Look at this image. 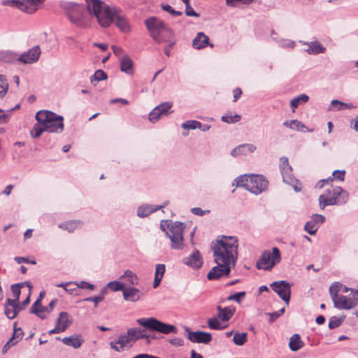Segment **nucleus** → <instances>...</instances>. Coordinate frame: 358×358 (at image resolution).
<instances>
[{
	"label": "nucleus",
	"instance_id": "6ab92c4d",
	"mask_svg": "<svg viewBox=\"0 0 358 358\" xmlns=\"http://www.w3.org/2000/svg\"><path fill=\"white\" fill-rule=\"evenodd\" d=\"M281 173L285 182L292 186L295 192H299L301 191V184L298 180L292 177V168L290 166H282Z\"/></svg>",
	"mask_w": 358,
	"mask_h": 358
},
{
	"label": "nucleus",
	"instance_id": "cd10ccee",
	"mask_svg": "<svg viewBox=\"0 0 358 358\" xmlns=\"http://www.w3.org/2000/svg\"><path fill=\"white\" fill-rule=\"evenodd\" d=\"M164 206H153L149 204L141 205L137 209V215L140 217H147L152 213L162 208Z\"/></svg>",
	"mask_w": 358,
	"mask_h": 358
},
{
	"label": "nucleus",
	"instance_id": "0eeeda50",
	"mask_svg": "<svg viewBox=\"0 0 358 358\" xmlns=\"http://www.w3.org/2000/svg\"><path fill=\"white\" fill-rule=\"evenodd\" d=\"M136 322L146 329L158 331L164 334L177 332V329L174 325L164 323L153 317L139 318L136 320Z\"/></svg>",
	"mask_w": 358,
	"mask_h": 358
},
{
	"label": "nucleus",
	"instance_id": "f704fd0d",
	"mask_svg": "<svg viewBox=\"0 0 358 358\" xmlns=\"http://www.w3.org/2000/svg\"><path fill=\"white\" fill-rule=\"evenodd\" d=\"M120 278L125 280L130 285L132 286L137 285L138 284V278L137 275L129 269L126 270Z\"/></svg>",
	"mask_w": 358,
	"mask_h": 358
},
{
	"label": "nucleus",
	"instance_id": "7c9ffc66",
	"mask_svg": "<svg viewBox=\"0 0 358 358\" xmlns=\"http://www.w3.org/2000/svg\"><path fill=\"white\" fill-rule=\"evenodd\" d=\"M303 345L304 343L301 339L300 335L298 334H294L289 338V349L293 352L299 350L303 348Z\"/></svg>",
	"mask_w": 358,
	"mask_h": 358
},
{
	"label": "nucleus",
	"instance_id": "a878e982",
	"mask_svg": "<svg viewBox=\"0 0 358 358\" xmlns=\"http://www.w3.org/2000/svg\"><path fill=\"white\" fill-rule=\"evenodd\" d=\"M217 317L222 321L227 322L234 315L236 308L233 306L222 308L220 306H217Z\"/></svg>",
	"mask_w": 358,
	"mask_h": 358
},
{
	"label": "nucleus",
	"instance_id": "2eb2a0df",
	"mask_svg": "<svg viewBox=\"0 0 358 358\" xmlns=\"http://www.w3.org/2000/svg\"><path fill=\"white\" fill-rule=\"evenodd\" d=\"M41 53L39 45H36L18 56V62L25 64L35 63L38 60Z\"/></svg>",
	"mask_w": 358,
	"mask_h": 358
},
{
	"label": "nucleus",
	"instance_id": "774afa93",
	"mask_svg": "<svg viewBox=\"0 0 358 358\" xmlns=\"http://www.w3.org/2000/svg\"><path fill=\"white\" fill-rule=\"evenodd\" d=\"M191 212L194 215L203 216L206 213H209L210 210H203L201 208H193L191 209Z\"/></svg>",
	"mask_w": 358,
	"mask_h": 358
},
{
	"label": "nucleus",
	"instance_id": "37998d69",
	"mask_svg": "<svg viewBox=\"0 0 358 358\" xmlns=\"http://www.w3.org/2000/svg\"><path fill=\"white\" fill-rule=\"evenodd\" d=\"M107 287L111 289L113 292L122 291L124 289V285L120 281H110L107 283Z\"/></svg>",
	"mask_w": 358,
	"mask_h": 358
},
{
	"label": "nucleus",
	"instance_id": "6e6552de",
	"mask_svg": "<svg viewBox=\"0 0 358 358\" xmlns=\"http://www.w3.org/2000/svg\"><path fill=\"white\" fill-rule=\"evenodd\" d=\"M185 225L180 222H171L168 224L166 235L171 241V248L173 250H182L184 248L183 233Z\"/></svg>",
	"mask_w": 358,
	"mask_h": 358
},
{
	"label": "nucleus",
	"instance_id": "603ef678",
	"mask_svg": "<svg viewBox=\"0 0 358 358\" xmlns=\"http://www.w3.org/2000/svg\"><path fill=\"white\" fill-rule=\"evenodd\" d=\"M17 334V332H14L12 337L8 341V342L4 345L3 349H2V353L6 354L8 349L13 346L15 345L17 341H15V336Z\"/></svg>",
	"mask_w": 358,
	"mask_h": 358
},
{
	"label": "nucleus",
	"instance_id": "dca6fc26",
	"mask_svg": "<svg viewBox=\"0 0 358 358\" xmlns=\"http://www.w3.org/2000/svg\"><path fill=\"white\" fill-rule=\"evenodd\" d=\"M233 266L227 264H217L213 267L207 274V278L210 280H218L224 276H228Z\"/></svg>",
	"mask_w": 358,
	"mask_h": 358
},
{
	"label": "nucleus",
	"instance_id": "393cba45",
	"mask_svg": "<svg viewBox=\"0 0 358 358\" xmlns=\"http://www.w3.org/2000/svg\"><path fill=\"white\" fill-rule=\"evenodd\" d=\"M300 43L307 46L305 51L309 55H318L320 53H323L326 50L325 48L317 41H313L311 42L300 41Z\"/></svg>",
	"mask_w": 358,
	"mask_h": 358
},
{
	"label": "nucleus",
	"instance_id": "2f4dec72",
	"mask_svg": "<svg viewBox=\"0 0 358 358\" xmlns=\"http://www.w3.org/2000/svg\"><path fill=\"white\" fill-rule=\"evenodd\" d=\"M166 271L165 265L163 264H158L155 266V279L153 282V287L157 288L164 275Z\"/></svg>",
	"mask_w": 358,
	"mask_h": 358
},
{
	"label": "nucleus",
	"instance_id": "b1692460",
	"mask_svg": "<svg viewBox=\"0 0 358 358\" xmlns=\"http://www.w3.org/2000/svg\"><path fill=\"white\" fill-rule=\"evenodd\" d=\"M122 295L125 301L136 302L141 298L142 294L138 289L129 287L124 288Z\"/></svg>",
	"mask_w": 358,
	"mask_h": 358
},
{
	"label": "nucleus",
	"instance_id": "09e8293b",
	"mask_svg": "<svg viewBox=\"0 0 358 358\" xmlns=\"http://www.w3.org/2000/svg\"><path fill=\"white\" fill-rule=\"evenodd\" d=\"M241 115L236 114L234 115H229L227 114L222 115L221 120L229 124H234L239 122L241 120Z\"/></svg>",
	"mask_w": 358,
	"mask_h": 358
},
{
	"label": "nucleus",
	"instance_id": "f03ea898",
	"mask_svg": "<svg viewBox=\"0 0 358 358\" xmlns=\"http://www.w3.org/2000/svg\"><path fill=\"white\" fill-rule=\"evenodd\" d=\"M238 239L235 236H222L212 243L214 262L217 264L235 266L238 258Z\"/></svg>",
	"mask_w": 358,
	"mask_h": 358
},
{
	"label": "nucleus",
	"instance_id": "4468645a",
	"mask_svg": "<svg viewBox=\"0 0 358 358\" xmlns=\"http://www.w3.org/2000/svg\"><path fill=\"white\" fill-rule=\"evenodd\" d=\"M134 344L125 333L121 334L116 339L110 342V347L116 352H120L130 349Z\"/></svg>",
	"mask_w": 358,
	"mask_h": 358
},
{
	"label": "nucleus",
	"instance_id": "9d476101",
	"mask_svg": "<svg viewBox=\"0 0 358 358\" xmlns=\"http://www.w3.org/2000/svg\"><path fill=\"white\" fill-rule=\"evenodd\" d=\"M66 14L71 23L76 25H80L83 22V8L79 4L67 2L64 5Z\"/></svg>",
	"mask_w": 358,
	"mask_h": 358
},
{
	"label": "nucleus",
	"instance_id": "f3484780",
	"mask_svg": "<svg viewBox=\"0 0 358 358\" xmlns=\"http://www.w3.org/2000/svg\"><path fill=\"white\" fill-rule=\"evenodd\" d=\"M185 330L187 332V338L192 343L208 344L212 341V335L208 332L191 331L187 327Z\"/></svg>",
	"mask_w": 358,
	"mask_h": 358
},
{
	"label": "nucleus",
	"instance_id": "4d7b16f0",
	"mask_svg": "<svg viewBox=\"0 0 358 358\" xmlns=\"http://www.w3.org/2000/svg\"><path fill=\"white\" fill-rule=\"evenodd\" d=\"M9 120V111L0 108V124H6Z\"/></svg>",
	"mask_w": 358,
	"mask_h": 358
},
{
	"label": "nucleus",
	"instance_id": "39448f33",
	"mask_svg": "<svg viewBox=\"0 0 358 358\" xmlns=\"http://www.w3.org/2000/svg\"><path fill=\"white\" fill-rule=\"evenodd\" d=\"M235 182L236 187H243L249 192L258 195L265 191L268 182L262 175H243L238 176Z\"/></svg>",
	"mask_w": 358,
	"mask_h": 358
},
{
	"label": "nucleus",
	"instance_id": "58836bf2",
	"mask_svg": "<svg viewBox=\"0 0 358 358\" xmlns=\"http://www.w3.org/2000/svg\"><path fill=\"white\" fill-rule=\"evenodd\" d=\"M248 341V334L246 332H236L234 334L233 342L238 346L243 345Z\"/></svg>",
	"mask_w": 358,
	"mask_h": 358
},
{
	"label": "nucleus",
	"instance_id": "473e14b6",
	"mask_svg": "<svg viewBox=\"0 0 358 358\" xmlns=\"http://www.w3.org/2000/svg\"><path fill=\"white\" fill-rule=\"evenodd\" d=\"M354 106L352 103H347L342 101H340L336 99H334L331 101L330 106L328 108L329 111H339L343 110L344 109H350Z\"/></svg>",
	"mask_w": 358,
	"mask_h": 358
},
{
	"label": "nucleus",
	"instance_id": "4be33fe9",
	"mask_svg": "<svg viewBox=\"0 0 358 358\" xmlns=\"http://www.w3.org/2000/svg\"><path fill=\"white\" fill-rule=\"evenodd\" d=\"M126 334L133 344L140 339L145 338L148 342L150 340V336L146 334L145 329L140 327L129 328L127 329Z\"/></svg>",
	"mask_w": 358,
	"mask_h": 358
},
{
	"label": "nucleus",
	"instance_id": "1a4fd4ad",
	"mask_svg": "<svg viewBox=\"0 0 358 358\" xmlns=\"http://www.w3.org/2000/svg\"><path fill=\"white\" fill-rule=\"evenodd\" d=\"M280 260V252L278 248L274 247L272 248V252L269 250L263 252L260 259L257 262L256 266L258 269L271 270Z\"/></svg>",
	"mask_w": 358,
	"mask_h": 358
},
{
	"label": "nucleus",
	"instance_id": "6e6d98bb",
	"mask_svg": "<svg viewBox=\"0 0 358 358\" xmlns=\"http://www.w3.org/2000/svg\"><path fill=\"white\" fill-rule=\"evenodd\" d=\"M245 296V292H237L234 294L230 295L227 297V300L229 301H235L238 303L241 301L242 298Z\"/></svg>",
	"mask_w": 358,
	"mask_h": 358
},
{
	"label": "nucleus",
	"instance_id": "338daca9",
	"mask_svg": "<svg viewBox=\"0 0 358 358\" xmlns=\"http://www.w3.org/2000/svg\"><path fill=\"white\" fill-rule=\"evenodd\" d=\"M57 303V299L52 300V301L50 302V303H49L48 306H46V307H43H43H41V309L43 311H44V312H46V313H50L52 310V309L54 308V307L56 306Z\"/></svg>",
	"mask_w": 358,
	"mask_h": 358
},
{
	"label": "nucleus",
	"instance_id": "c85d7f7f",
	"mask_svg": "<svg viewBox=\"0 0 358 358\" xmlns=\"http://www.w3.org/2000/svg\"><path fill=\"white\" fill-rule=\"evenodd\" d=\"M208 44V37L203 32L197 34L192 42V46L196 49H201Z\"/></svg>",
	"mask_w": 358,
	"mask_h": 358
},
{
	"label": "nucleus",
	"instance_id": "864d4df0",
	"mask_svg": "<svg viewBox=\"0 0 358 358\" xmlns=\"http://www.w3.org/2000/svg\"><path fill=\"white\" fill-rule=\"evenodd\" d=\"M74 286H77L78 288L87 289L90 290H94L95 286L86 281H80V282H74Z\"/></svg>",
	"mask_w": 358,
	"mask_h": 358
},
{
	"label": "nucleus",
	"instance_id": "423d86ee",
	"mask_svg": "<svg viewBox=\"0 0 358 358\" xmlns=\"http://www.w3.org/2000/svg\"><path fill=\"white\" fill-rule=\"evenodd\" d=\"M36 120L44 127L45 131L61 133L64 130L62 116L49 110H41L36 114Z\"/></svg>",
	"mask_w": 358,
	"mask_h": 358
},
{
	"label": "nucleus",
	"instance_id": "f257e3e1",
	"mask_svg": "<svg viewBox=\"0 0 358 358\" xmlns=\"http://www.w3.org/2000/svg\"><path fill=\"white\" fill-rule=\"evenodd\" d=\"M88 12L96 17L99 24L108 27L113 20L118 29L124 33H129L131 27L128 20L120 13L116 8H110L101 0H85Z\"/></svg>",
	"mask_w": 358,
	"mask_h": 358
},
{
	"label": "nucleus",
	"instance_id": "9b49d317",
	"mask_svg": "<svg viewBox=\"0 0 358 358\" xmlns=\"http://www.w3.org/2000/svg\"><path fill=\"white\" fill-rule=\"evenodd\" d=\"M351 296L340 295L334 300V306L341 310H349L355 308L358 303V291L351 290Z\"/></svg>",
	"mask_w": 358,
	"mask_h": 358
},
{
	"label": "nucleus",
	"instance_id": "49530a36",
	"mask_svg": "<svg viewBox=\"0 0 358 358\" xmlns=\"http://www.w3.org/2000/svg\"><path fill=\"white\" fill-rule=\"evenodd\" d=\"M344 319H345V316H342L341 317H331L329 321V324H328L329 328L330 329H333L338 327L342 324Z\"/></svg>",
	"mask_w": 358,
	"mask_h": 358
},
{
	"label": "nucleus",
	"instance_id": "e2e57ef3",
	"mask_svg": "<svg viewBox=\"0 0 358 358\" xmlns=\"http://www.w3.org/2000/svg\"><path fill=\"white\" fill-rule=\"evenodd\" d=\"M196 120H188L182 124L181 127L184 129H195Z\"/></svg>",
	"mask_w": 358,
	"mask_h": 358
},
{
	"label": "nucleus",
	"instance_id": "13d9d810",
	"mask_svg": "<svg viewBox=\"0 0 358 358\" xmlns=\"http://www.w3.org/2000/svg\"><path fill=\"white\" fill-rule=\"evenodd\" d=\"M185 14L187 16H194L199 17V15L194 10V9L190 6L189 1H185Z\"/></svg>",
	"mask_w": 358,
	"mask_h": 358
},
{
	"label": "nucleus",
	"instance_id": "f8f14e48",
	"mask_svg": "<svg viewBox=\"0 0 358 358\" xmlns=\"http://www.w3.org/2000/svg\"><path fill=\"white\" fill-rule=\"evenodd\" d=\"M271 287L279 297L288 305L291 296V285L285 280H280L272 282Z\"/></svg>",
	"mask_w": 358,
	"mask_h": 358
},
{
	"label": "nucleus",
	"instance_id": "72a5a7b5",
	"mask_svg": "<svg viewBox=\"0 0 358 358\" xmlns=\"http://www.w3.org/2000/svg\"><path fill=\"white\" fill-rule=\"evenodd\" d=\"M133 62L127 56L125 55L120 59V70L126 73L132 74Z\"/></svg>",
	"mask_w": 358,
	"mask_h": 358
},
{
	"label": "nucleus",
	"instance_id": "5701e85b",
	"mask_svg": "<svg viewBox=\"0 0 358 358\" xmlns=\"http://www.w3.org/2000/svg\"><path fill=\"white\" fill-rule=\"evenodd\" d=\"M183 263L192 268H199L203 264V259L199 250H195L192 255L183 259Z\"/></svg>",
	"mask_w": 358,
	"mask_h": 358
},
{
	"label": "nucleus",
	"instance_id": "680f3d73",
	"mask_svg": "<svg viewBox=\"0 0 358 358\" xmlns=\"http://www.w3.org/2000/svg\"><path fill=\"white\" fill-rule=\"evenodd\" d=\"M162 8L171 15L180 16L182 15V12L175 10L170 5H162Z\"/></svg>",
	"mask_w": 358,
	"mask_h": 358
},
{
	"label": "nucleus",
	"instance_id": "79ce46f5",
	"mask_svg": "<svg viewBox=\"0 0 358 358\" xmlns=\"http://www.w3.org/2000/svg\"><path fill=\"white\" fill-rule=\"evenodd\" d=\"M44 131H45V130L43 125L41 124V122H37V123L34 125L30 134L32 138H37Z\"/></svg>",
	"mask_w": 358,
	"mask_h": 358
},
{
	"label": "nucleus",
	"instance_id": "bb28decb",
	"mask_svg": "<svg viewBox=\"0 0 358 358\" xmlns=\"http://www.w3.org/2000/svg\"><path fill=\"white\" fill-rule=\"evenodd\" d=\"M62 341L67 346H71L74 349H78L82 345L84 340L81 335L75 334L71 336L64 337L62 339Z\"/></svg>",
	"mask_w": 358,
	"mask_h": 358
},
{
	"label": "nucleus",
	"instance_id": "a19ab883",
	"mask_svg": "<svg viewBox=\"0 0 358 358\" xmlns=\"http://www.w3.org/2000/svg\"><path fill=\"white\" fill-rule=\"evenodd\" d=\"M219 320L220 319L217 317L209 318L207 322L208 327L211 329L215 330H220L224 329L226 327L222 326V324L220 322Z\"/></svg>",
	"mask_w": 358,
	"mask_h": 358
},
{
	"label": "nucleus",
	"instance_id": "c9c22d12",
	"mask_svg": "<svg viewBox=\"0 0 358 358\" xmlns=\"http://www.w3.org/2000/svg\"><path fill=\"white\" fill-rule=\"evenodd\" d=\"M0 61H3L6 63L18 62V55L9 51L0 52Z\"/></svg>",
	"mask_w": 358,
	"mask_h": 358
},
{
	"label": "nucleus",
	"instance_id": "de8ad7c7",
	"mask_svg": "<svg viewBox=\"0 0 358 358\" xmlns=\"http://www.w3.org/2000/svg\"><path fill=\"white\" fill-rule=\"evenodd\" d=\"M108 78L106 73L99 69L95 71L94 75L90 78L91 83H93V82L95 81H101V80H105Z\"/></svg>",
	"mask_w": 358,
	"mask_h": 358
},
{
	"label": "nucleus",
	"instance_id": "e433bc0d",
	"mask_svg": "<svg viewBox=\"0 0 358 358\" xmlns=\"http://www.w3.org/2000/svg\"><path fill=\"white\" fill-rule=\"evenodd\" d=\"M283 125L286 127L296 130L298 131H306L304 129H306V127L301 122L297 120L285 121L283 122Z\"/></svg>",
	"mask_w": 358,
	"mask_h": 358
},
{
	"label": "nucleus",
	"instance_id": "c03bdc74",
	"mask_svg": "<svg viewBox=\"0 0 358 358\" xmlns=\"http://www.w3.org/2000/svg\"><path fill=\"white\" fill-rule=\"evenodd\" d=\"M343 288V286L341 284L338 282L333 283L330 287H329V294L332 298V300H335L336 298H337L339 294H338V292Z\"/></svg>",
	"mask_w": 358,
	"mask_h": 358
},
{
	"label": "nucleus",
	"instance_id": "5fc2aeb1",
	"mask_svg": "<svg viewBox=\"0 0 358 358\" xmlns=\"http://www.w3.org/2000/svg\"><path fill=\"white\" fill-rule=\"evenodd\" d=\"M162 115L160 114V112H159V109H157L155 107L149 114V120L155 123L162 116Z\"/></svg>",
	"mask_w": 358,
	"mask_h": 358
},
{
	"label": "nucleus",
	"instance_id": "3c124183",
	"mask_svg": "<svg viewBox=\"0 0 358 358\" xmlns=\"http://www.w3.org/2000/svg\"><path fill=\"white\" fill-rule=\"evenodd\" d=\"M19 285H12L10 287V289L13 293V301H15V303H19V299L20 296V289L18 287Z\"/></svg>",
	"mask_w": 358,
	"mask_h": 358
},
{
	"label": "nucleus",
	"instance_id": "ddd939ff",
	"mask_svg": "<svg viewBox=\"0 0 358 358\" xmlns=\"http://www.w3.org/2000/svg\"><path fill=\"white\" fill-rule=\"evenodd\" d=\"M72 324V320L66 312H61L56 320V324L54 329L48 331L49 334H59L65 331Z\"/></svg>",
	"mask_w": 358,
	"mask_h": 358
},
{
	"label": "nucleus",
	"instance_id": "aec40b11",
	"mask_svg": "<svg viewBox=\"0 0 358 358\" xmlns=\"http://www.w3.org/2000/svg\"><path fill=\"white\" fill-rule=\"evenodd\" d=\"M325 221L324 216L319 214H315L312 216L311 220L308 221L304 227V229L310 235H314L320 224Z\"/></svg>",
	"mask_w": 358,
	"mask_h": 358
},
{
	"label": "nucleus",
	"instance_id": "8fccbe9b",
	"mask_svg": "<svg viewBox=\"0 0 358 358\" xmlns=\"http://www.w3.org/2000/svg\"><path fill=\"white\" fill-rule=\"evenodd\" d=\"M172 107V103L169 102H164L161 103L160 105L156 106L157 109H159V112H160V114L163 115H168L169 111Z\"/></svg>",
	"mask_w": 358,
	"mask_h": 358
},
{
	"label": "nucleus",
	"instance_id": "20e7f679",
	"mask_svg": "<svg viewBox=\"0 0 358 358\" xmlns=\"http://www.w3.org/2000/svg\"><path fill=\"white\" fill-rule=\"evenodd\" d=\"M145 24L151 37L158 43L169 41L173 36V31L156 17L148 18Z\"/></svg>",
	"mask_w": 358,
	"mask_h": 358
},
{
	"label": "nucleus",
	"instance_id": "c756f323",
	"mask_svg": "<svg viewBox=\"0 0 358 358\" xmlns=\"http://www.w3.org/2000/svg\"><path fill=\"white\" fill-rule=\"evenodd\" d=\"M83 223L80 220H71L59 224V227L66 230L69 233L73 232L76 229L81 228Z\"/></svg>",
	"mask_w": 358,
	"mask_h": 358
},
{
	"label": "nucleus",
	"instance_id": "69168bd1",
	"mask_svg": "<svg viewBox=\"0 0 358 358\" xmlns=\"http://www.w3.org/2000/svg\"><path fill=\"white\" fill-rule=\"evenodd\" d=\"M170 344L176 347L182 346L184 345V341L180 338H174L169 340Z\"/></svg>",
	"mask_w": 358,
	"mask_h": 358
},
{
	"label": "nucleus",
	"instance_id": "7ed1b4c3",
	"mask_svg": "<svg viewBox=\"0 0 358 358\" xmlns=\"http://www.w3.org/2000/svg\"><path fill=\"white\" fill-rule=\"evenodd\" d=\"M349 194L339 186H330L319 196L322 210L327 206L343 205L348 201Z\"/></svg>",
	"mask_w": 358,
	"mask_h": 358
},
{
	"label": "nucleus",
	"instance_id": "a18cd8bd",
	"mask_svg": "<svg viewBox=\"0 0 358 358\" xmlns=\"http://www.w3.org/2000/svg\"><path fill=\"white\" fill-rule=\"evenodd\" d=\"M239 147H242V148L240 150V153L243 155H246L248 153L254 152L257 149L256 146L251 143L241 144L239 145Z\"/></svg>",
	"mask_w": 358,
	"mask_h": 358
},
{
	"label": "nucleus",
	"instance_id": "412c9836",
	"mask_svg": "<svg viewBox=\"0 0 358 358\" xmlns=\"http://www.w3.org/2000/svg\"><path fill=\"white\" fill-rule=\"evenodd\" d=\"M22 308L11 299H7L4 305V313L8 319H14Z\"/></svg>",
	"mask_w": 358,
	"mask_h": 358
},
{
	"label": "nucleus",
	"instance_id": "bf43d9fd",
	"mask_svg": "<svg viewBox=\"0 0 358 358\" xmlns=\"http://www.w3.org/2000/svg\"><path fill=\"white\" fill-rule=\"evenodd\" d=\"M285 308H282L280 309L278 311L267 313V315H269L270 319L269 322H274L277 318H278L280 316H281L285 313Z\"/></svg>",
	"mask_w": 358,
	"mask_h": 358
},
{
	"label": "nucleus",
	"instance_id": "a211bd4d",
	"mask_svg": "<svg viewBox=\"0 0 358 358\" xmlns=\"http://www.w3.org/2000/svg\"><path fill=\"white\" fill-rule=\"evenodd\" d=\"M44 0H13L17 7L27 13H34L37 10L38 4L41 3Z\"/></svg>",
	"mask_w": 358,
	"mask_h": 358
},
{
	"label": "nucleus",
	"instance_id": "ea45409f",
	"mask_svg": "<svg viewBox=\"0 0 358 358\" xmlns=\"http://www.w3.org/2000/svg\"><path fill=\"white\" fill-rule=\"evenodd\" d=\"M8 83L4 75H0V99H3L8 92Z\"/></svg>",
	"mask_w": 358,
	"mask_h": 358
},
{
	"label": "nucleus",
	"instance_id": "052dcab7",
	"mask_svg": "<svg viewBox=\"0 0 358 358\" xmlns=\"http://www.w3.org/2000/svg\"><path fill=\"white\" fill-rule=\"evenodd\" d=\"M345 171L336 170L333 171L332 176L334 179H338L341 181H343L345 179Z\"/></svg>",
	"mask_w": 358,
	"mask_h": 358
},
{
	"label": "nucleus",
	"instance_id": "0e129e2a",
	"mask_svg": "<svg viewBox=\"0 0 358 358\" xmlns=\"http://www.w3.org/2000/svg\"><path fill=\"white\" fill-rule=\"evenodd\" d=\"M41 307L43 306L41 304V299H37V300L31 306L30 312L31 313H38V310H39Z\"/></svg>",
	"mask_w": 358,
	"mask_h": 358
},
{
	"label": "nucleus",
	"instance_id": "4c0bfd02",
	"mask_svg": "<svg viewBox=\"0 0 358 358\" xmlns=\"http://www.w3.org/2000/svg\"><path fill=\"white\" fill-rule=\"evenodd\" d=\"M309 97L306 94H301L294 97L290 102V106L293 111L301 104L306 103Z\"/></svg>",
	"mask_w": 358,
	"mask_h": 358
}]
</instances>
